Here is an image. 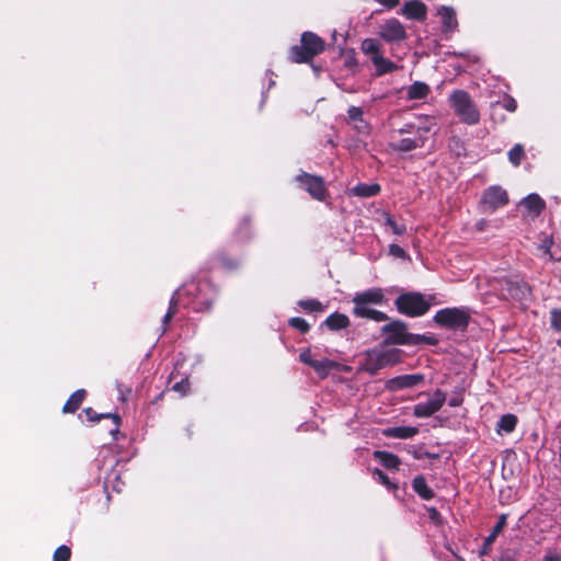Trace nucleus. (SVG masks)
<instances>
[{"instance_id":"e2e57ef3","label":"nucleus","mask_w":561,"mask_h":561,"mask_svg":"<svg viewBox=\"0 0 561 561\" xmlns=\"http://www.w3.org/2000/svg\"><path fill=\"white\" fill-rule=\"evenodd\" d=\"M413 457H414L415 459L424 458L423 453H417V451H414V453H413Z\"/></svg>"},{"instance_id":"7c9ffc66","label":"nucleus","mask_w":561,"mask_h":561,"mask_svg":"<svg viewBox=\"0 0 561 561\" xmlns=\"http://www.w3.org/2000/svg\"><path fill=\"white\" fill-rule=\"evenodd\" d=\"M553 237L545 234L540 243L536 247V250L538 253L547 256L548 261H559V259H556L551 252V248L553 247Z\"/></svg>"},{"instance_id":"e433bc0d","label":"nucleus","mask_w":561,"mask_h":561,"mask_svg":"<svg viewBox=\"0 0 561 561\" xmlns=\"http://www.w3.org/2000/svg\"><path fill=\"white\" fill-rule=\"evenodd\" d=\"M298 306L307 312H322L324 310L323 305L317 299L299 300Z\"/></svg>"},{"instance_id":"5701e85b","label":"nucleus","mask_w":561,"mask_h":561,"mask_svg":"<svg viewBox=\"0 0 561 561\" xmlns=\"http://www.w3.org/2000/svg\"><path fill=\"white\" fill-rule=\"evenodd\" d=\"M371 62L376 68V76L381 77L387 73H391L398 69V66L390 59L381 56H375L371 58Z\"/></svg>"},{"instance_id":"09e8293b","label":"nucleus","mask_w":561,"mask_h":561,"mask_svg":"<svg viewBox=\"0 0 561 561\" xmlns=\"http://www.w3.org/2000/svg\"><path fill=\"white\" fill-rule=\"evenodd\" d=\"M427 513H428V518L435 525L439 526L443 524V517L436 507H434V506L427 507Z\"/></svg>"},{"instance_id":"79ce46f5","label":"nucleus","mask_w":561,"mask_h":561,"mask_svg":"<svg viewBox=\"0 0 561 561\" xmlns=\"http://www.w3.org/2000/svg\"><path fill=\"white\" fill-rule=\"evenodd\" d=\"M386 225L390 227L394 234L402 236L407 232V226L398 224L390 215L386 216Z\"/></svg>"},{"instance_id":"4d7b16f0","label":"nucleus","mask_w":561,"mask_h":561,"mask_svg":"<svg viewBox=\"0 0 561 561\" xmlns=\"http://www.w3.org/2000/svg\"><path fill=\"white\" fill-rule=\"evenodd\" d=\"M415 126L414 124H404L401 128L398 129L399 134H408L412 133L414 130Z\"/></svg>"},{"instance_id":"6e6d98bb","label":"nucleus","mask_w":561,"mask_h":561,"mask_svg":"<svg viewBox=\"0 0 561 561\" xmlns=\"http://www.w3.org/2000/svg\"><path fill=\"white\" fill-rule=\"evenodd\" d=\"M500 561H517L515 553L511 551H505L501 554Z\"/></svg>"},{"instance_id":"ddd939ff","label":"nucleus","mask_w":561,"mask_h":561,"mask_svg":"<svg viewBox=\"0 0 561 561\" xmlns=\"http://www.w3.org/2000/svg\"><path fill=\"white\" fill-rule=\"evenodd\" d=\"M445 401L446 393L440 389H436L430 401L414 405L413 415L416 417H430L443 408Z\"/></svg>"},{"instance_id":"423d86ee","label":"nucleus","mask_w":561,"mask_h":561,"mask_svg":"<svg viewBox=\"0 0 561 561\" xmlns=\"http://www.w3.org/2000/svg\"><path fill=\"white\" fill-rule=\"evenodd\" d=\"M433 320L440 328L454 331H466L470 323L471 316L465 308L448 307L438 310Z\"/></svg>"},{"instance_id":"c85d7f7f","label":"nucleus","mask_w":561,"mask_h":561,"mask_svg":"<svg viewBox=\"0 0 561 561\" xmlns=\"http://www.w3.org/2000/svg\"><path fill=\"white\" fill-rule=\"evenodd\" d=\"M438 14L442 19V23L445 28L454 30L457 27L458 22H457V18H456V12L453 8L442 7L438 10Z\"/></svg>"},{"instance_id":"393cba45","label":"nucleus","mask_w":561,"mask_h":561,"mask_svg":"<svg viewBox=\"0 0 561 561\" xmlns=\"http://www.w3.org/2000/svg\"><path fill=\"white\" fill-rule=\"evenodd\" d=\"M381 192V186L378 183H358L352 188V194L357 197H373Z\"/></svg>"},{"instance_id":"cd10ccee","label":"nucleus","mask_w":561,"mask_h":561,"mask_svg":"<svg viewBox=\"0 0 561 561\" xmlns=\"http://www.w3.org/2000/svg\"><path fill=\"white\" fill-rule=\"evenodd\" d=\"M430 87L422 81L413 82L408 89V98L410 100H422L430 94Z\"/></svg>"},{"instance_id":"3c124183","label":"nucleus","mask_w":561,"mask_h":561,"mask_svg":"<svg viewBox=\"0 0 561 561\" xmlns=\"http://www.w3.org/2000/svg\"><path fill=\"white\" fill-rule=\"evenodd\" d=\"M190 388V382L187 379H182L179 382H175L172 386V389L176 392H180L181 394H185Z\"/></svg>"},{"instance_id":"c756f323","label":"nucleus","mask_w":561,"mask_h":561,"mask_svg":"<svg viewBox=\"0 0 561 561\" xmlns=\"http://www.w3.org/2000/svg\"><path fill=\"white\" fill-rule=\"evenodd\" d=\"M423 146V141L411 138H402L397 142L390 144V147L398 152H409Z\"/></svg>"},{"instance_id":"0e129e2a","label":"nucleus","mask_w":561,"mask_h":561,"mask_svg":"<svg viewBox=\"0 0 561 561\" xmlns=\"http://www.w3.org/2000/svg\"><path fill=\"white\" fill-rule=\"evenodd\" d=\"M557 345L561 347V340L557 341Z\"/></svg>"},{"instance_id":"37998d69","label":"nucleus","mask_w":561,"mask_h":561,"mask_svg":"<svg viewBox=\"0 0 561 561\" xmlns=\"http://www.w3.org/2000/svg\"><path fill=\"white\" fill-rule=\"evenodd\" d=\"M331 366H332V362L329 359H322V360L314 359L310 367H312L318 374L325 376L328 374L329 369L331 368Z\"/></svg>"},{"instance_id":"49530a36","label":"nucleus","mask_w":561,"mask_h":561,"mask_svg":"<svg viewBox=\"0 0 561 561\" xmlns=\"http://www.w3.org/2000/svg\"><path fill=\"white\" fill-rule=\"evenodd\" d=\"M389 253L398 259H402V260L410 259L409 254L404 251V249L396 243H391L389 245Z\"/></svg>"},{"instance_id":"f257e3e1","label":"nucleus","mask_w":561,"mask_h":561,"mask_svg":"<svg viewBox=\"0 0 561 561\" xmlns=\"http://www.w3.org/2000/svg\"><path fill=\"white\" fill-rule=\"evenodd\" d=\"M217 288L208 280H191L176 290L183 297L186 307L195 312H207L217 298Z\"/></svg>"},{"instance_id":"412c9836","label":"nucleus","mask_w":561,"mask_h":561,"mask_svg":"<svg viewBox=\"0 0 561 561\" xmlns=\"http://www.w3.org/2000/svg\"><path fill=\"white\" fill-rule=\"evenodd\" d=\"M350 324V318L337 311L331 313L322 323V325L327 327L330 331H340L346 329Z\"/></svg>"},{"instance_id":"864d4df0","label":"nucleus","mask_w":561,"mask_h":561,"mask_svg":"<svg viewBox=\"0 0 561 561\" xmlns=\"http://www.w3.org/2000/svg\"><path fill=\"white\" fill-rule=\"evenodd\" d=\"M344 65L346 68L353 70L357 67V59L355 58V56H348L347 58H345Z\"/></svg>"},{"instance_id":"39448f33","label":"nucleus","mask_w":561,"mask_h":561,"mask_svg":"<svg viewBox=\"0 0 561 561\" xmlns=\"http://www.w3.org/2000/svg\"><path fill=\"white\" fill-rule=\"evenodd\" d=\"M394 306L399 313L410 318H419L428 312L431 302L420 291H407L394 299Z\"/></svg>"},{"instance_id":"bb28decb","label":"nucleus","mask_w":561,"mask_h":561,"mask_svg":"<svg viewBox=\"0 0 561 561\" xmlns=\"http://www.w3.org/2000/svg\"><path fill=\"white\" fill-rule=\"evenodd\" d=\"M85 398V390L79 389L75 391L70 398L67 400L62 408L64 413H73L76 412L80 405L82 404L83 400Z\"/></svg>"},{"instance_id":"8fccbe9b","label":"nucleus","mask_w":561,"mask_h":561,"mask_svg":"<svg viewBox=\"0 0 561 561\" xmlns=\"http://www.w3.org/2000/svg\"><path fill=\"white\" fill-rule=\"evenodd\" d=\"M180 301H185V300L183 297H180L179 295H176V291H175L170 300V306L168 309L169 312H172V316H174L178 312V304Z\"/></svg>"},{"instance_id":"603ef678","label":"nucleus","mask_w":561,"mask_h":561,"mask_svg":"<svg viewBox=\"0 0 561 561\" xmlns=\"http://www.w3.org/2000/svg\"><path fill=\"white\" fill-rule=\"evenodd\" d=\"M299 359H300V362H302L304 364H306L308 366H311L314 360L312 358L311 352L309 350L301 352L299 355Z\"/></svg>"},{"instance_id":"4c0bfd02","label":"nucleus","mask_w":561,"mask_h":561,"mask_svg":"<svg viewBox=\"0 0 561 561\" xmlns=\"http://www.w3.org/2000/svg\"><path fill=\"white\" fill-rule=\"evenodd\" d=\"M427 344L435 346L438 344V340L432 335L425 334H412L411 345Z\"/></svg>"},{"instance_id":"7ed1b4c3","label":"nucleus","mask_w":561,"mask_h":561,"mask_svg":"<svg viewBox=\"0 0 561 561\" xmlns=\"http://www.w3.org/2000/svg\"><path fill=\"white\" fill-rule=\"evenodd\" d=\"M449 104L455 114L459 117L460 122L469 126H474L480 123V111L466 90H455L449 95Z\"/></svg>"},{"instance_id":"9b49d317","label":"nucleus","mask_w":561,"mask_h":561,"mask_svg":"<svg viewBox=\"0 0 561 561\" xmlns=\"http://www.w3.org/2000/svg\"><path fill=\"white\" fill-rule=\"evenodd\" d=\"M208 264V270L219 268L226 273H233L240 268L242 260L230 254L227 249H218L209 257Z\"/></svg>"},{"instance_id":"4be33fe9","label":"nucleus","mask_w":561,"mask_h":561,"mask_svg":"<svg viewBox=\"0 0 561 561\" xmlns=\"http://www.w3.org/2000/svg\"><path fill=\"white\" fill-rule=\"evenodd\" d=\"M83 412L87 415L88 420L91 422H94V423L100 422L102 419H111L113 426L108 430L110 433L115 434L118 432V427H119L118 415L112 414V413L99 414L92 408H87Z\"/></svg>"},{"instance_id":"0eeeda50","label":"nucleus","mask_w":561,"mask_h":561,"mask_svg":"<svg viewBox=\"0 0 561 561\" xmlns=\"http://www.w3.org/2000/svg\"><path fill=\"white\" fill-rule=\"evenodd\" d=\"M401 362V351L398 348L369 350L366 352L364 369L370 375H376L387 366H393Z\"/></svg>"},{"instance_id":"2eb2a0df","label":"nucleus","mask_w":561,"mask_h":561,"mask_svg":"<svg viewBox=\"0 0 561 561\" xmlns=\"http://www.w3.org/2000/svg\"><path fill=\"white\" fill-rule=\"evenodd\" d=\"M401 14L409 20L423 22L427 16V7L421 0H410L401 8Z\"/></svg>"},{"instance_id":"f03ea898","label":"nucleus","mask_w":561,"mask_h":561,"mask_svg":"<svg viewBox=\"0 0 561 561\" xmlns=\"http://www.w3.org/2000/svg\"><path fill=\"white\" fill-rule=\"evenodd\" d=\"M325 48V42L316 33L304 32L300 37V45H294L289 49L288 58L295 64H307L320 55Z\"/></svg>"},{"instance_id":"1a4fd4ad","label":"nucleus","mask_w":561,"mask_h":561,"mask_svg":"<svg viewBox=\"0 0 561 561\" xmlns=\"http://www.w3.org/2000/svg\"><path fill=\"white\" fill-rule=\"evenodd\" d=\"M381 333L386 335V345H411L413 333L408 332V324L402 320L396 319L385 324Z\"/></svg>"},{"instance_id":"f3484780","label":"nucleus","mask_w":561,"mask_h":561,"mask_svg":"<svg viewBox=\"0 0 561 561\" xmlns=\"http://www.w3.org/2000/svg\"><path fill=\"white\" fill-rule=\"evenodd\" d=\"M353 302H359L362 305H381L385 302V294L381 288H370L362 293H357L353 299Z\"/></svg>"},{"instance_id":"ea45409f","label":"nucleus","mask_w":561,"mask_h":561,"mask_svg":"<svg viewBox=\"0 0 561 561\" xmlns=\"http://www.w3.org/2000/svg\"><path fill=\"white\" fill-rule=\"evenodd\" d=\"M373 473H374V477H376L378 479V481L382 485H385L387 489L393 490V491L398 490V488H399L398 484L391 482L389 477L382 470L376 468V469H374Z\"/></svg>"},{"instance_id":"a19ab883","label":"nucleus","mask_w":561,"mask_h":561,"mask_svg":"<svg viewBox=\"0 0 561 561\" xmlns=\"http://www.w3.org/2000/svg\"><path fill=\"white\" fill-rule=\"evenodd\" d=\"M550 327L554 332H561V309L553 308L550 310Z\"/></svg>"},{"instance_id":"c9c22d12","label":"nucleus","mask_w":561,"mask_h":561,"mask_svg":"<svg viewBox=\"0 0 561 561\" xmlns=\"http://www.w3.org/2000/svg\"><path fill=\"white\" fill-rule=\"evenodd\" d=\"M525 156L524 147L520 144H516L508 151V160L514 167H518Z\"/></svg>"},{"instance_id":"6e6552de","label":"nucleus","mask_w":561,"mask_h":561,"mask_svg":"<svg viewBox=\"0 0 561 561\" xmlns=\"http://www.w3.org/2000/svg\"><path fill=\"white\" fill-rule=\"evenodd\" d=\"M295 181L316 201L325 202L330 197L322 176L301 171L296 175Z\"/></svg>"},{"instance_id":"bf43d9fd","label":"nucleus","mask_w":561,"mask_h":561,"mask_svg":"<svg viewBox=\"0 0 561 561\" xmlns=\"http://www.w3.org/2000/svg\"><path fill=\"white\" fill-rule=\"evenodd\" d=\"M423 456H424V458H428V459H438L439 458L438 454L431 453V451H423Z\"/></svg>"},{"instance_id":"c03bdc74","label":"nucleus","mask_w":561,"mask_h":561,"mask_svg":"<svg viewBox=\"0 0 561 561\" xmlns=\"http://www.w3.org/2000/svg\"><path fill=\"white\" fill-rule=\"evenodd\" d=\"M463 393L465 389L462 387H458L453 391V394L448 401L449 407L457 408L460 407L463 402Z\"/></svg>"},{"instance_id":"680f3d73","label":"nucleus","mask_w":561,"mask_h":561,"mask_svg":"<svg viewBox=\"0 0 561 561\" xmlns=\"http://www.w3.org/2000/svg\"><path fill=\"white\" fill-rule=\"evenodd\" d=\"M173 318L172 312H167L163 317V322L167 323Z\"/></svg>"},{"instance_id":"f704fd0d","label":"nucleus","mask_w":561,"mask_h":561,"mask_svg":"<svg viewBox=\"0 0 561 561\" xmlns=\"http://www.w3.org/2000/svg\"><path fill=\"white\" fill-rule=\"evenodd\" d=\"M497 107H502L511 113H514L517 110V102L513 96L505 95L502 101L491 103L492 115Z\"/></svg>"},{"instance_id":"5fc2aeb1","label":"nucleus","mask_w":561,"mask_h":561,"mask_svg":"<svg viewBox=\"0 0 561 561\" xmlns=\"http://www.w3.org/2000/svg\"><path fill=\"white\" fill-rule=\"evenodd\" d=\"M380 4L388 9H393L399 5L400 0H377Z\"/></svg>"},{"instance_id":"4468645a","label":"nucleus","mask_w":561,"mask_h":561,"mask_svg":"<svg viewBox=\"0 0 561 561\" xmlns=\"http://www.w3.org/2000/svg\"><path fill=\"white\" fill-rule=\"evenodd\" d=\"M424 374L401 375L387 380L386 388L389 391L396 392L402 389L417 387L424 383Z\"/></svg>"},{"instance_id":"de8ad7c7","label":"nucleus","mask_w":561,"mask_h":561,"mask_svg":"<svg viewBox=\"0 0 561 561\" xmlns=\"http://www.w3.org/2000/svg\"><path fill=\"white\" fill-rule=\"evenodd\" d=\"M348 118L354 122H363L364 112L360 107L351 106L347 111Z\"/></svg>"},{"instance_id":"a211bd4d","label":"nucleus","mask_w":561,"mask_h":561,"mask_svg":"<svg viewBox=\"0 0 561 561\" xmlns=\"http://www.w3.org/2000/svg\"><path fill=\"white\" fill-rule=\"evenodd\" d=\"M508 514H501L499 516L497 523L494 525L491 533L484 538L482 546V554H486L491 549V546L495 542L497 536L503 531V529L507 525Z\"/></svg>"},{"instance_id":"473e14b6","label":"nucleus","mask_w":561,"mask_h":561,"mask_svg":"<svg viewBox=\"0 0 561 561\" xmlns=\"http://www.w3.org/2000/svg\"><path fill=\"white\" fill-rule=\"evenodd\" d=\"M518 419L515 414H504L501 416L499 423H497V432H504L506 434L512 433L516 425H517Z\"/></svg>"},{"instance_id":"a18cd8bd","label":"nucleus","mask_w":561,"mask_h":561,"mask_svg":"<svg viewBox=\"0 0 561 561\" xmlns=\"http://www.w3.org/2000/svg\"><path fill=\"white\" fill-rule=\"evenodd\" d=\"M70 548L62 545L58 547L54 552V561H68L70 559Z\"/></svg>"},{"instance_id":"2f4dec72","label":"nucleus","mask_w":561,"mask_h":561,"mask_svg":"<svg viewBox=\"0 0 561 561\" xmlns=\"http://www.w3.org/2000/svg\"><path fill=\"white\" fill-rule=\"evenodd\" d=\"M252 237L251 220L249 217H243L239 220L238 227L234 232L237 240H250Z\"/></svg>"},{"instance_id":"72a5a7b5","label":"nucleus","mask_w":561,"mask_h":561,"mask_svg":"<svg viewBox=\"0 0 561 561\" xmlns=\"http://www.w3.org/2000/svg\"><path fill=\"white\" fill-rule=\"evenodd\" d=\"M360 48L365 55L370 56V59L375 56H381V45L376 38H365Z\"/></svg>"},{"instance_id":"6ab92c4d","label":"nucleus","mask_w":561,"mask_h":561,"mask_svg":"<svg viewBox=\"0 0 561 561\" xmlns=\"http://www.w3.org/2000/svg\"><path fill=\"white\" fill-rule=\"evenodd\" d=\"M522 205L534 217H538L546 208V202L536 193H531V194L527 195L522 201Z\"/></svg>"},{"instance_id":"13d9d810","label":"nucleus","mask_w":561,"mask_h":561,"mask_svg":"<svg viewBox=\"0 0 561 561\" xmlns=\"http://www.w3.org/2000/svg\"><path fill=\"white\" fill-rule=\"evenodd\" d=\"M543 561H560V557L557 553L546 554Z\"/></svg>"},{"instance_id":"58836bf2","label":"nucleus","mask_w":561,"mask_h":561,"mask_svg":"<svg viewBox=\"0 0 561 561\" xmlns=\"http://www.w3.org/2000/svg\"><path fill=\"white\" fill-rule=\"evenodd\" d=\"M289 327L298 330L301 334H306L310 330L309 323L300 317H294L288 320Z\"/></svg>"},{"instance_id":"052dcab7","label":"nucleus","mask_w":561,"mask_h":561,"mask_svg":"<svg viewBox=\"0 0 561 561\" xmlns=\"http://www.w3.org/2000/svg\"><path fill=\"white\" fill-rule=\"evenodd\" d=\"M485 225H486V221L484 219H481L480 221H478L477 222L478 230H483Z\"/></svg>"},{"instance_id":"dca6fc26","label":"nucleus","mask_w":561,"mask_h":561,"mask_svg":"<svg viewBox=\"0 0 561 561\" xmlns=\"http://www.w3.org/2000/svg\"><path fill=\"white\" fill-rule=\"evenodd\" d=\"M353 304L354 307L352 313L357 318L369 319L376 322H383L388 320V316L385 312L370 308V305H362L359 302Z\"/></svg>"},{"instance_id":"a878e982","label":"nucleus","mask_w":561,"mask_h":561,"mask_svg":"<svg viewBox=\"0 0 561 561\" xmlns=\"http://www.w3.org/2000/svg\"><path fill=\"white\" fill-rule=\"evenodd\" d=\"M419 433V428L414 426H397L385 431L388 437L408 439L414 437Z\"/></svg>"},{"instance_id":"9d476101","label":"nucleus","mask_w":561,"mask_h":561,"mask_svg":"<svg viewBox=\"0 0 561 561\" xmlns=\"http://www.w3.org/2000/svg\"><path fill=\"white\" fill-rule=\"evenodd\" d=\"M510 203L507 192L499 185L488 187L481 197L480 204L483 211L493 213Z\"/></svg>"},{"instance_id":"aec40b11","label":"nucleus","mask_w":561,"mask_h":561,"mask_svg":"<svg viewBox=\"0 0 561 561\" xmlns=\"http://www.w3.org/2000/svg\"><path fill=\"white\" fill-rule=\"evenodd\" d=\"M412 489L422 500L430 501L435 497L434 490L428 486L425 477L422 474L413 478Z\"/></svg>"},{"instance_id":"20e7f679","label":"nucleus","mask_w":561,"mask_h":561,"mask_svg":"<svg viewBox=\"0 0 561 561\" xmlns=\"http://www.w3.org/2000/svg\"><path fill=\"white\" fill-rule=\"evenodd\" d=\"M493 288L504 300L526 301L531 296V287L518 276H504L493 280Z\"/></svg>"},{"instance_id":"f8f14e48","label":"nucleus","mask_w":561,"mask_h":561,"mask_svg":"<svg viewBox=\"0 0 561 561\" xmlns=\"http://www.w3.org/2000/svg\"><path fill=\"white\" fill-rule=\"evenodd\" d=\"M378 35L387 43H400L408 38L404 25L398 19L386 20L378 31Z\"/></svg>"},{"instance_id":"b1692460","label":"nucleus","mask_w":561,"mask_h":561,"mask_svg":"<svg viewBox=\"0 0 561 561\" xmlns=\"http://www.w3.org/2000/svg\"><path fill=\"white\" fill-rule=\"evenodd\" d=\"M374 457L375 459L379 460L385 468L390 470H399L401 461L397 455L385 450H376L374 453Z\"/></svg>"}]
</instances>
